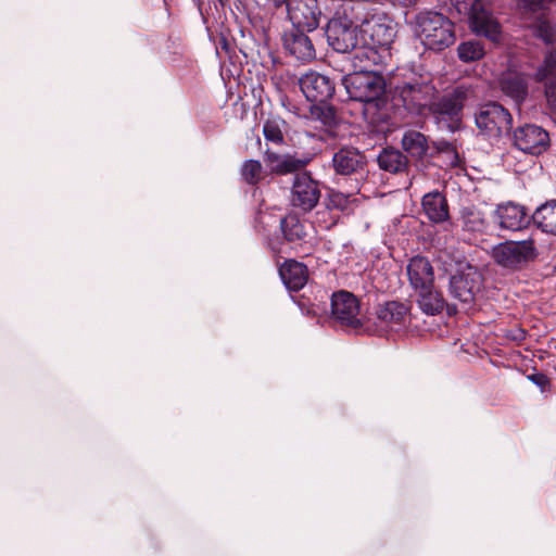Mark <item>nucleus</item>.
Returning <instances> with one entry per match:
<instances>
[{
  "instance_id": "nucleus-34",
  "label": "nucleus",
  "mask_w": 556,
  "mask_h": 556,
  "mask_svg": "<svg viewBox=\"0 0 556 556\" xmlns=\"http://www.w3.org/2000/svg\"><path fill=\"white\" fill-rule=\"evenodd\" d=\"M285 121L279 117H273L265 122L263 126V135L267 141L275 144L283 142Z\"/></svg>"
},
{
  "instance_id": "nucleus-32",
  "label": "nucleus",
  "mask_w": 556,
  "mask_h": 556,
  "mask_svg": "<svg viewBox=\"0 0 556 556\" xmlns=\"http://www.w3.org/2000/svg\"><path fill=\"white\" fill-rule=\"evenodd\" d=\"M538 80L545 81V96L547 102L553 109H556V65L552 67L546 66V60L542 67L539 68L536 73Z\"/></svg>"
},
{
  "instance_id": "nucleus-14",
  "label": "nucleus",
  "mask_w": 556,
  "mask_h": 556,
  "mask_svg": "<svg viewBox=\"0 0 556 556\" xmlns=\"http://www.w3.org/2000/svg\"><path fill=\"white\" fill-rule=\"evenodd\" d=\"M300 88L309 102L324 103L334 93V85L329 77L317 72H308L299 79Z\"/></svg>"
},
{
  "instance_id": "nucleus-33",
  "label": "nucleus",
  "mask_w": 556,
  "mask_h": 556,
  "mask_svg": "<svg viewBox=\"0 0 556 556\" xmlns=\"http://www.w3.org/2000/svg\"><path fill=\"white\" fill-rule=\"evenodd\" d=\"M484 47L475 40L462 42L457 47V55L465 63L475 62L483 58Z\"/></svg>"
},
{
  "instance_id": "nucleus-3",
  "label": "nucleus",
  "mask_w": 556,
  "mask_h": 556,
  "mask_svg": "<svg viewBox=\"0 0 556 556\" xmlns=\"http://www.w3.org/2000/svg\"><path fill=\"white\" fill-rule=\"evenodd\" d=\"M470 93V88L462 85L442 96L438 101L432 100L428 111L440 128L452 132L459 128L463 105Z\"/></svg>"
},
{
  "instance_id": "nucleus-10",
  "label": "nucleus",
  "mask_w": 556,
  "mask_h": 556,
  "mask_svg": "<svg viewBox=\"0 0 556 556\" xmlns=\"http://www.w3.org/2000/svg\"><path fill=\"white\" fill-rule=\"evenodd\" d=\"M554 4H556V0H519L522 14L531 20V24L545 41L553 37V26L549 23L548 14Z\"/></svg>"
},
{
  "instance_id": "nucleus-31",
  "label": "nucleus",
  "mask_w": 556,
  "mask_h": 556,
  "mask_svg": "<svg viewBox=\"0 0 556 556\" xmlns=\"http://www.w3.org/2000/svg\"><path fill=\"white\" fill-rule=\"evenodd\" d=\"M378 164L381 169L390 173H400L407 167V157L395 149H384L378 156Z\"/></svg>"
},
{
  "instance_id": "nucleus-6",
  "label": "nucleus",
  "mask_w": 556,
  "mask_h": 556,
  "mask_svg": "<svg viewBox=\"0 0 556 556\" xmlns=\"http://www.w3.org/2000/svg\"><path fill=\"white\" fill-rule=\"evenodd\" d=\"M482 287V275L470 265L462 267L450 279L451 295L465 305L471 304Z\"/></svg>"
},
{
  "instance_id": "nucleus-40",
  "label": "nucleus",
  "mask_w": 556,
  "mask_h": 556,
  "mask_svg": "<svg viewBox=\"0 0 556 556\" xmlns=\"http://www.w3.org/2000/svg\"><path fill=\"white\" fill-rule=\"evenodd\" d=\"M556 65V49L546 56V66L552 67Z\"/></svg>"
},
{
  "instance_id": "nucleus-21",
  "label": "nucleus",
  "mask_w": 556,
  "mask_h": 556,
  "mask_svg": "<svg viewBox=\"0 0 556 556\" xmlns=\"http://www.w3.org/2000/svg\"><path fill=\"white\" fill-rule=\"evenodd\" d=\"M470 27L475 34L484 36L492 41H497L500 39L501 27L498 22L491 13L479 9L477 5L472 8Z\"/></svg>"
},
{
  "instance_id": "nucleus-36",
  "label": "nucleus",
  "mask_w": 556,
  "mask_h": 556,
  "mask_svg": "<svg viewBox=\"0 0 556 556\" xmlns=\"http://www.w3.org/2000/svg\"><path fill=\"white\" fill-rule=\"evenodd\" d=\"M241 175L248 184L258 182L262 178V164L255 160L245 161L241 167Z\"/></svg>"
},
{
  "instance_id": "nucleus-20",
  "label": "nucleus",
  "mask_w": 556,
  "mask_h": 556,
  "mask_svg": "<svg viewBox=\"0 0 556 556\" xmlns=\"http://www.w3.org/2000/svg\"><path fill=\"white\" fill-rule=\"evenodd\" d=\"M407 276L412 288L416 291L432 287L434 280L433 268L424 256H415L409 261Z\"/></svg>"
},
{
  "instance_id": "nucleus-25",
  "label": "nucleus",
  "mask_w": 556,
  "mask_h": 556,
  "mask_svg": "<svg viewBox=\"0 0 556 556\" xmlns=\"http://www.w3.org/2000/svg\"><path fill=\"white\" fill-rule=\"evenodd\" d=\"M422 210L433 223H442L448 218V208L442 193L435 191L424 195Z\"/></svg>"
},
{
  "instance_id": "nucleus-23",
  "label": "nucleus",
  "mask_w": 556,
  "mask_h": 556,
  "mask_svg": "<svg viewBox=\"0 0 556 556\" xmlns=\"http://www.w3.org/2000/svg\"><path fill=\"white\" fill-rule=\"evenodd\" d=\"M364 164V156L355 148H342L333 154L332 165L337 174L351 175Z\"/></svg>"
},
{
  "instance_id": "nucleus-18",
  "label": "nucleus",
  "mask_w": 556,
  "mask_h": 556,
  "mask_svg": "<svg viewBox=\"0 0 556 556\" xmlns=\"http://www.w3.org/2000/svg\"><path fill=\"white\" fill-rule=\"evenodd\" d=\"M283 47L298 60L311 61L315 58L312 40L301 28H295L285 34Z\"/></svg>"
},
{
  "instance_id": "nucleus-4",
  "label": "nucleus",
  "mask_w": 556,
  "mask_h": 556,
  "mask_svg": "<svg viewBox=\"0 0 556 556\" xmlns=\"http://www.w3.org/2000/svg\"><path fill=\"white\" fill-rule=\"evenodd\" d=\"M342 85L354 101L372 103L386 92V80L377 71L352 72L343 76Z\"/></svg>"
},
{
  "instance_id": "nucleus-39",
  "label": "nucleus",
  "mask_w": 556,
  "mask_h": 556,
  "mask_svg": "<svg viewBox=\"0 0 556 556\" xmlns=\"http://www.w3.org/2000/svg\"><path fill=\"white\" fill-rule=\"evenodd\" d=\"M435 147L441 152H452V153L454 152L453 147L451 146V143H448L446 141L437 142Z\"/></svg>"
},
{
  "instance_id": "nucleus-42",
  "label": "nucleus",
  "mask_w": 556,
  "mask_h": 556,
  "mask_svg": "<svg viewBox=\"0 0 556 556\" xmlns=\"http://www.w3.org/2000/svg\"><path fill=\"white\" fill-rule=\"evenodd\" d=\"M164 5H165L166 10L169 12V10H170V0H164Z\"/></svg>"
},
{
  "instance_id": "nucleus-38",
  "label": "nucleus",
  "mask_w": 556,
  "mask_h": 556,
  "mask_svg": "<svg viewBox=\"0 0 556 556\" xmlns=\"http://www.w3.org/2000/svg\"><path fill=\"white\" fill-rule=\"evenodd\" d=\"M529 379L535 383L536 386H539L542 390L545 389V387L547 386L548 383V379L546 376L542 375V374H534V375H531L529 376Z\"/></svg>"
},
{
  "instance_id": "nucleus-12",
  "label": "nucleus",
  "mask_w": 556,
  "mask_h": 556,
  "mask_svg": "<svg viewBox=\"0 0 556 556\" xmlns=\"http://www.w3.org/2000/svg\"><path fill=\"white\" fill-rule=\"evenodd\" d=\"M326 34L329 46L337 52L348 53L357 45L356 27L346 17L332 18Z\"/></svg>"
},
{
  "instance_id": "nucleus-13",
  "label": "nucleus",
  "mask_w": 556,
  "mask_h": 556,
  "mask_svg": "<svg viewBox=\"0 0 556 556\" xmlns=\"http://www.w3.org/2000/svg\"><path fill=\"white\" fill-rule=\"evenodd\" d=\"M514 141L519 150L533 155L543 153L549 144L548 134L532 124L519 127L514 134Z\"/></svg>"
},
{
  "instance_id": "nucleus-7",
  "label": "nucleus",
  "mask_w": 556,
  "mask_h": 556,
  "mask_svg": "<svg viewBox=\"0 0 556 556\" xmlns=\"http://www.w3.org/2000/svg\"><path fill=\"white\" fill-rule=\"evenodd\" d=\"M477 127L488 137H500L511 125L509 112L497 103H488L476 114Z\"/></svg>"
},
{
  "instance_id": "nucleus-22",
  "label": "nucleus",
  "mask_w": 556,
  "mask_h": 556,
  "mask_svg": "<svg viewBox=\"0 0 556 556\" xmlns=\"http://www.w3.org/2000/svg\"><path fill=\"white\" fill-rule=\"evenodd\" d=\"M279 275L285 286L291 291L302 289L308 279L306 266L294 260L286 261L279 268Z\"/></svg>"
},
{
  "instance_id": "nucleus-5",
  "label": "nucleus",
  "mask_w": 556,
  "mask_h": 556,
  "mask_svg": "<svg viewBox=\"0 0 556 556\" xmlns=\"http://www.w3.org/2000/svg\"><path fill=\"white\" fill-rule=\"evenodd\" d=\"M395 98L400 99L403 106L410 113L424 114L428 111L437 89L433 84L424 77H413L394 87Z\"/></svg>"
},
{
  "instance_id": "nucleus-11",
  "label": "nucleus",
  "mask_w": 556,
  "mask_h": 556,
  "mask_svg": "<svg viewBox=\"0 0 556 556\" xmlns=\"http://www.w3.org/2000/svg\"><path fill=\"white\" fill-rule=\"evenodd\" d=\"M319 199L318 182L306 173L295 175L291 189L292 205L303 212H309L317 205Z\"/></svg>"
},
{
  "instance_id": "nucleus-37",
  "label": "nucleus",
  "mask_w": 556,
  "mask_h": 556,
  "mask_svg": "<svg viewBox=\"0 0 556 556\" xmlns=\"http://www.w3.org/2000/svg\"><path fill=\"white\" fill-rule=\"evenodd\" d=\"M346 202H348V198L345 195H343L342 193H333L330 198V203L340 210L345 208Z\"/></svg>"
},
{
  "instance_id": "nucleus-17",
  "label": "nucleus",
  "mask_w": 556,
  "mask_h": 556,
  "mask_svg": "<svg viewBox=\"0 0 556 556\" xmlns=\"http://www.w3.org/2000/svg\"><path fill=\"white\" fill-rule=\"evenodd\" d=\"M349 61L353 72L374 71L372 66L386 65L391 59V52H381L379 49L364 41L362 46H355L350 51Z\"/></svg>"
},
{
  "instance_id": "nucleus-26",
  "label": "nucleus",
  "mask_w": 556,
  "mask_h": 556,
  "mask_svg": "<svg viewBox=\"0 0 556 556\" xmlns=\"http://www.w3.org/2000/svg\"><path fill=\"white\" fill-rule=\"evenodd\" d=\"M266 166L274 173L288 174L298 170L306 165L307 161L298 159L292 155H280L275 152L266 151Z\"/></svg>"
},
{
  "instance_id": "nucleus-9",
  "label": "nucleus",
  "mask_w": 556,
  "mask_h": 556,
  "mask_svg": "<svg viewBox=\"0 0 556 556\" xmlns=\"http://www.w3.org/2000/svg\"><path fill=\"white\" fill-rule=\"evenodd\" d=\"M492 255L498 265L514 268L521 263L534 258L535 248L532 240L508 241L495 247Z\"/></svg>"
},
{
  "instance_id": "nucleus-28",
  "label": "nucleus",
  "mask_w": 556,
  "mask_h": 556,
  "mask_svg": "<svg viewBox=\"0 0 556 556\" xmlns=\"http://www.w3.org/2000/svg\"><path fill=\"white\" fill-rule=\"evenodd\" d=\"M532 219L544 232L556 235V200L538 207Z\"/></svg>"
},
{
  "instance_id": "nucleus-41",
  "label": "nucleus",
  "mask_w": 556,
  "mask_h": 556,
  "mask_svg": "<svg viewBox=\"0 0 556 556\" xmlns=\"http://www.w3.org/2000/svg\"><path fill=\"white\" fill-rule=\"evenodd\" d=\"M394 4H401V5H409L412 4L415 0H391Z\"/></svg>"
},
{
  "instance_id": "nucleus-27",
  "label": "nucleus",
  "mask_w": 556,
  "mask_h": 556,
  "mask_svg": "<svg viewBox=\"0 0 556 556\" xmlns=\"http://www.w3.org/2000/svg\"><path fill=\"white\" fill-rule=\"evenodd\" d=\"M417 303L422 313L433 316L442 312L445 302L443 296L433 289V286L427 287L426 290H417Z\"/></svg>"
},
{
  "instance_id": "nucleus-15",
  "label": "nucleus",
  "mask_w": 556,
  "mask_h": 556,
  "mask_svg": "<svg viewBox=\"0 0 556 556\" xmlns=\"http://www.w3.org/2000/svg\"><path fill=\"white\" fill-rule=\"evenodd\" d=\"M331 312L333 317L343 325L351 327L361 325L358 301L348 291L333 293L331 298Z\"/></svg>"
},
{
  "instance_id": "nucleus-16",
  "label": "nucleus",
  "mask_w": 556,
  "mask_h": 556,
  "mask_svg": "<svg viewBox=\"0 0 556 556\" xmlns=\"http://www.w3.org/2000/svg\"><path fill=\"white\" fill-rule=\"evenodd\" d=\"M378 326L386 330L397 331L409 324V307L402 302L390 301L377 308Z\"/></svg>"
},
{
  "instance_id": "nucleus-8",
  "label": "nucleus",
  "mask_w": 556,
  "mask_h": 556,
  "mask_svg": "<svg viewBox=\"0 0 556 556\" xmlns=\"http://www.w3.org/2000/svg\"><path fill=\"white\" fill-rule=\"evenodd\" d=\"M276 7L286 5L288 16L295 28L312 31L319 24L316 0H273Z\"/></svg>"
},
{
  "instance_id": "nucleus-30",
  "label": "nucleus",
  "mask_w": 556,
  "mask_h": 556,
  "mask_svg": "<svg viewBox=\"0 0 556 556\" xmlns=\"http://www.w3.org/2000/svg\"><path fill=\"white\" fill-rule=\"evenodd\" d=\"M463 230L471 233H483L488 228V220L482 211L476 207H466L462 212Z\"/></svg>"
},
{
  "instance_id": "nucleus-2",
  "label": "nucleus",
  "mask_w": 556,
  "mask_h": 556,
  "mask_svg": "<svg viewBox=\"0 0 556 556\" xmlns=\"http://www.w3.org/2000/svg\"><path fill=\"white\" fill-rule=\"evenodd\" d=\"M358 28L365 42L381 52H391L397 35V24L388 14L381 11L367 12Z\"/></svg>"
},
{
  "instance_id": "nucleus-29",
  "label": "nucleus",
  "mask_w": 556,
  "mask_h": 556,
  "mask_svg": "<svg viewBox=\"0 0 556 556\" xmlns=\"http://www.w3.org/2000/svg\"><path fill=\"white\" fill-rule=\"evenodd\" d=\"M402 148L412 157L422 159L429 149L427 138L424 134L415 130H407L402 138Z\"/></svg>"
},
{
  "instance_id": "nucleus-1",
  "label": "nucleus",
  "mask_w": 556,
  "mask_h": 556,
  "mask_svg": "<svg viewBox=\"0 0 556 556\" xmlns=\"http://www.w3.org/2000/svg\"><path fill=\"white\" fill-rule=\"evenodd\" d=\"M413 29L420 42L430 50H444L455 41L453 23L439 12L418 13Z\"/></svg>"
},
{
  "instance_id": "nucleus-24",
  "label": "nucleus",
  "mask_w": 556,
  "mask_h": 556,
  "mask_svg": "<svg viewBox=\"0 0 556 556\" xmlns=\"http://www.w3.org/2000/svg\"><path fill=\"white\" fill-rule=\"evenodd\" d=\"M500 87L503 93L516 103L522 102L528 93V83L525 75L514 71H508L502 75Z\"/></svg>"
},
{
  "instance_id": "nucleus-19",
  "label": "nucleus",
  "mask_w": 556,
  "mask_h": 556,
  "mask_svg": "<svg viewBox=\"0 0 556 556\" xmlns=\"http://www.w3.org/2000/svg\"><path fill=\"white\" fill-rule=\"evenodd\" d=\"M495 216L501 228L511 231L520 230L529 223L526 208L511 202L498 205Z\"/></svg>"
},
{
  "instance_id": "nucleus-35",
  "label": "nucleus",
  "mask_w": 556,
  "mask_h": 556,
  "mask_svg": "<svg viewBox=\"0 0 556 556\" xmlns=\"http://www.w3.org/2000/svg\"><path fill=\"white\" fill-rule=\"evenodd\" d=\"M281 229L288 241L299 240L305 235L303 225L294 216H289L282 219Z\"/></svg>"
}]
</instances>
